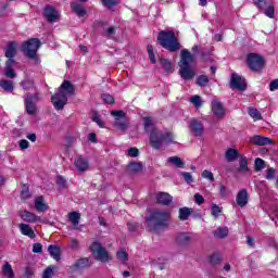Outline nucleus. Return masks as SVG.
Listing matches in <instances>:
<instances>
[{"mask_svg": "<svg viewBox=\"0 0 278 278\" xmlns=\"http://www.w3.org/2000/svg\"><path fill=\"white\" fill-rule=\"evenodd\" d=\"M143 127L146 131H151L150 142L153 149H162L163 144H170V142H173L170 134H164L160 131L157 128H153V119L151 117L143 118Z\"/></svg>", "mask_w": 278, "mask_h": 278, "instance_id": "obj_1", "label": "nucleus"}, {"mask_svg": "<svg viewBox=\"0 0 278 278\" xmlns=\"http://www.w3.org/2000/svg\"><path fill=\"white\" fill-rule=\"evenodd\" d=\"M75 94V86L71 81L64 80L59 87L58 92L51 97L52 105L60 111L68 103V97Z\"/></svg>", "mask_w": 278, "mask_h": 278, "instance_id": "obj_2", "label": "nucleus"}, {"mask_svg": "<svg viewBox=\"0 0 278 278\" xmlns=\"http://www.w3.org/2000/svg\"><path fill=\"white\" fill-rule=\"evenodd\" d=\"M170 213L166 211H154L146 218V227L149 231L157 233L160 229L168 227Z\"/></svg>", "mask_w": 278, "mask_h": 278, "instance_id": "obj_3", "label": "nucleus"}, {"mask_svg": "<svg viewBox=\"0 0 278 278\" xmlns=\"http://www.w3.org/2000/svg\"><path fill=\"white\" fill-rule=\"evenodd\" d=\"M192 62H194V55L191 54L188 49H182L180 52V70L179 74L182 79L189 81L195 75L194 70L192 68Z\"/></svg>", "mask_w": 278, "mask_h": 278, "instance_id": "obj_4", "label": "nucleus"}, {"mask_svg": "<svg viewBox=\"0 0 278 278\" xmlns=\"http://www.w3.org/2000/svg\"><path fill=\"white\" fill-rule=\"evenodd\" d=\"M157 41L161 47H163V49L170 51V53H176V51H179V49H181L179 39H177V36H175V33L173 30L161 31L157 36Z\"/></svg>", "mask_w": 278, "mask_h": 278, "instance_id": "obj_5", "label": "nucleus"}, {"mask_svg": "<svg viewBox=\"0 0 278 278\" xmlns=\"http://www.w3.org/2000/svg\"><path fill=\"white\" fill-rule=\"evenodd\" d=\"M40 46V39L31 38L22 43V52L24 53V55H26V58H29L30 60H36Z\"/></svg>", "mask_w": 278, "mask_h": 278, "instance_id": "obj_6", "label": "nucleus"}, {"mask_svg": "<svg viewBox=\"0 0 278 278\" xmlns=\"http://www.w3.org/2000/svg\"><path fill=\"white\" fill-rule=\"evenodd\" d=\"M254 5L268 18H275V2L270 0H253Z\"/></svg>", "mask_w": 278, "mask_h": 278, "instance_id": "obj_7", "label": "nucleus"}, {"mask_svg": "<svg viewBox=\"0 0 278 278\" xmlns=\"http://www.w3.org/2000/svg\"><path fill=\"white\" fill-rule=\"evenodd\" d=\"M111 115L114 117V127L119 129V131H127L129 128V121L127 119V114L124 111H112Z\"/></svg>", "mask_w": 278, "mask_h": 278, "instance_id": "obj_8", "label": "nucleus"}, {"mask_svg": "<svg viewBox=\"0 0 278 278\" xmlns=\"http://www.w3.org/2000/svg\"><path fill=\"white\" fill-rule=\"evenodd\" d=\"M90 251L96 260L98 262H109L110 261V254H108V250L101 245L99 242H93L90 247Z\"/></svg>", "mask_w": 278, "mask_h": 278, "instance_id": "obj_9", "label": "nucleus"}, {"mask_svg": "<svg viewBox=\"0 0 278 278\" xmlns=\"http://www.w3.org/2000/svg\"><path fill=\"white\" fill-rule=\"evenodd\" d=\"M247 62L251 71L257 72L264 68V59L258 54H255V53L248 54Z\"/></svg>", "mask_w": 278, "mask_h": 278, "instance_id": "obj_10", "label": "nucleus"}, {"mask_svg": "<svg viewBox=\"0 0 278 278\" xmlns=\"http://www.w3.org/2000/svg\"><path fill=\"white\" fill-rule=\"evenodd\" d=\"M24 101L27 114L34 116L36 114V104L34 103V101H38V94L26 93L24 96Z\"/></svg>", "mask_w": 278, "mask_h": 278, "instance_id": "obj_11", "label": "nucleus"}, {"mask_svg": "<svg viewBox=\"0 0 278 278\" xmlns=\"http://www.w3.org/2000/svg\"><path fill=\"white\" fill-rule=\"evenodd\" d=\"M230 88L232 90H247V80L242 76L233 73L230 78Z\"/></svg>", "mask_w": 278, "mask_h": 278, "instance_id": "obj_12", "label": "nucleus"}, {"mask_svg": "<svg viewBox=\"0 0 278 278\" xmlns=\"http://www.w3.org/2000/svg\"><path fill=\"white\" fill-rule=\"evenodd\" d=\"M189 129H190L191 134H193V136H195V138L203 136V134L205 131V129L203 128V124L197 119H191L189 122Z\"/></svg>", "mask_w": 278, "mask_h": 278, "instance_id": "obj_13", "label": "nucleus"}, {"mask_svg": "<svg viewBox=\"0 0 278 278\" xmlns=\"http://www.w3.org/2000/svg\"><path fill=\"white\" fill-rule=\"evenodd\" d=\"M20 218L24 220V223H42V218L27 210H24L20 213Z\"/></svg>", "mask_w": 278, "mask_h": 278, "instance_id": "obj_14", "label": "nucleus"}, {"mask_svg": "<svg viewBox=\"0 0 278 278\" xmlns=\"http://www.w3.org/2000/svg\"><path fill=\"white\" fill-rule=\"evenodd\" d=\"M43 16L48 23H55L60 18V13L55 10L54 7H47L43 10Z\"/></svg>", "mask_w": 278, "mask_h": 278, "instance_id": "obj_15", "label": "nucleus"}, {"mask_svg": "<svg viewBox=\"0 0 278 278\" xmlns=\"http://www.w3.org/2000/svg\"><path fill=\"white\" fill-rule=\"evenodd\" d=\"M74 166H76L78 173H86L90 168V163L84 156H78L74 160Z\"/></svg>", "mask_w": 278, "mask_h": 278, "instance_id": "obj_16", "label": "nucleus"}, {"mask_svg": "<svg viewBox=\"0 0 278 278\" xmlns=\"http://www.w3.org/2000/svg\"><path fill=\"white\" fill-rule=\"evenodd\" d=\"M90 266H92V263L90 262V260L88 258H79L77 260L72 266V270H84L86 268H90Z\"/></svg>", "mask_w": 278, "mask_h": 278, "instance_id": "obj_17", "label": "nucleus"}, {"mask_svg": "<svg viewBox=\"0 0 278 278\" xmlns=\"http://www.w3.org/2000/svg\"><path fill=\"white\" fill-rule=\"evenodd\" d=\"M212 112L217 118H223V116H225V108L223 106V103L217 100H213Z\"/></svg>", "mask_w": 278, "mask_h": 278, "instance_id": "obj_18", "label": "nucleus"}, {"mask_svg": "<svg viewBox=\"0 0 278 278\" xmlns=\"http://www.w3.org/2000/svg\"><path fill=\"white\" fill-rule=\"evenodd\" d=\"M236 201L239 207H244L247 203H249V192L247 189H242L238 192Z\"/></svg>", "mask_w": 278, "mask_h": 278, "instance_id": "obj_19", "label": "nucleus"}, {"mask_svg": "<svg viewBox=\"0 0 278 278\" xmlns=\"http://www.w3.org/2000/svg\"><path fill=\"white\" fill-rule=\"evenodd\" d=\"M16 49H18V43L16 41H9L4 51L5 58H15Z\"/></svg>", "mask_w": 278, "mask_h": 278, "instance_id": "obj_20", "label": "nucleus"}, {"mask_svg": "<svg viewBox=\"0 0 278 278\" xmlns=\"http://www.w3.org/2000/svg\"><path fill=\"white\" fill-rule=\"evenodd\" d=\"M156 202L161 205H170L173 203V197L166 192L156 193Z\"/></svg>", "mask_w": 278, "mask_h": 278, "instance_id": "obj_21", "label": "nucleus"}, {"mask_svg": "<svg viewBox=\"0 0 278 278\" xmlns=\"http://www.w3.org/2000/svg\"><path fill=\"white\" fill-rule=\"evenodd\" d=\"M35 210L37 212H47V210H49V205L45 202V198L42 195L35 199Z\"/></svg>", "mask_w": 278, "mask_h": 278, "instance_id": "obj_22", "label": "nucleus"}, {"mask_svg": "<svg viewBox=\"0 0 278 278\" xmlns=\"http://www.w3.org/2000/svg\"><path fill=\"white\" fill-rule=\"evenodd\" d=\"M18 228L22 236H27L30 239L36 238V232H34V229L28 224H20Z\"/></svg>", "mask_w": 278, "mask_h": 278, "instance_id": "obj_23", "label": "nucleus"}, {"mask_svg": "<svg viewBox=\"0 0 278 278\" xmlns=\"http://www.w3.org/2000/svg\"><path fill=\"white\" fill-rule=\"evenodd\" d=\"M251 142L257 147H265V144H270L273 141L268 137L254 136L251 138Z\"/></svg>", "mask_w": 278, "mask_h": 278, "instance_id": "obj_24", "label": "nucleus"}, {"mask_svg": "<svg viewBox=\"0 0 278 278\" xmlns=\"http://www.w3.org/2000/svg\"><path fill=\"white\" fill-rule=\"evenodd\" d=\"M238 157H240V152H238V150L233 148H229L228 150H226L225 160H227L228 162H236Z\"/></svg>", "mask_w": 278, "mask_h": 278, "instance_id": "obj_25", "label": "nucleus"}, {"mask_svg": "<svg viewBox=\"0 0 278 278\" xmlns=\"http://www.w3.org/2000/svg\"><path fill=\"white\" fill-rule=\"evenodd\" d=\"M72 11L74 14L78 15L79 17L81 16H86V9H84V7L77 2H73L72 5Z\"/></svg>", "mask_w": 278, "mask_h": 278, "instance_id": "obj_26", "label": "nucleus"}, {"mask_svg": "<svg viewBox=\"0 0 278 278\" xmlns=\"http://www.w3.org/2000/svg\"><path fill=\"white\" fill-rule=\"evenodd\" d=\"M0 88L4 90V92H13L14 91V81L12 80H0Z\"/></svg>", "mask_w": 278, "mask_h": 278, "instance_id": "obj_27", "label": "nucleus"}, {"mask_svg": "<svg viewBox=\"0 0 278 278\" xmlns=\"http://www.w3.org/2000/svg\"><path fill=\"white\" fill-rule=\"evenodd\" d=\"M49 254L55 260V262H60V247L58 245H49L48 247Z\"/></svg>", "mask_w": 278, "mask_h": 278, "instance_id": "obj_28", "label": "nucleus"}, {"mask_svg": "<svg viewBox=\"0 0 278 278\" xmlns=\"http://www.w3.org/2000/svg\"><path fill=\"white\" fill-rule=\"evenodd\" d=\"M239 173H249V160H247V156L239 157Z\"/></svg>", "mask_w": 278, "mask_h": 278, "instance_id": "obj_29", "label": "nucleus"}, {"mask_svg": "<svg viewBox=\"0 0 278 278\" xmlns=\"http://www.w3.org/2000/svg\"><path fill=\"white\" fill-rule=\"evenodd\" d=\"M68 220L74 227H77V225H79V220H81V214H79V212H72L68 214Z\"/></svg>", "mask_w": 278, "mask_h": 278, "instance_id": "obj_30", "label": "nucleus"}, {"mask_svg": "<svg viewBox=\"0 0 278 278\" xmlns=\"http://www.w3.org/2000/svg\"><path fill=\"white\" fill-rule=\"evenodd\" d=\"M116 257L121 264H127L129 262V254L125 250L117 251Z\"/></svg>", "mask_w": 278, "mask_h": 278, "instance_id": "obj_31", "label": "nucleus"}, {"mask_svg": "<svg viewBox=\"0 0 278 278\" xmlns=\"http://www.w3.org/2000/svg\"><path fill=\"white\" fill-rule=\"evenodd\" d=\"M2 273L7 278H14V269H12V265L10 263H5L2 266Z\"/></svg>", "mask_w": 278, "mask_h": 278, "instance_id": "obj_32", "label": "nucleus"}, {"mask_svg": "<svg viewBox=\"0 0 278 278\" xmlns=\"http://www.w3.org/2000/svg\"><path fill=\"white\" fill-rule=\"evenodd\" d=\"M223 261V255H220L218 252H215L208 256V262L212 264V266H217V264H220Z\"/></svg>", "mask_w": 278, "mask_h": 278, "instance_id": "obj_33", "label": "nucleus"}, {"mask_svg": "<svg viewBox=\"0 0 278 278\" xmlns=\"http://www.w3.org/2000/svg\"><path fill=\"white\" fill-rule=\"evenodd\" d=\"M229 236V228L227 227H219L214 231L215 238H227Z\"/></svg>", "mask_w": 278, "mask_h": 278, "instance_id": "obj_34", "label": "nucleus"}, {"mask_svg": "<svg viewBox=\"0 0 278 278\" xmlns=\"http://www.w3.org/2000/svg\"><path fill=\"white\" fill-rule=\"evenodd\" d=\"M167 162L169 164H173L174 166H176L177 168H185V164L184 161H181L180 157L178 156H172L167 159Z\"/></svg>", "mask_w": 278, "mask_h": 278, "instance_id": "obj_35", "label": "nucleus"}, {"mask_svg": "<svg viewBox=\"0 0 278 278\" xmlns=\"http://www.w3.org/2000/svg\"><path fill=\"white\" fill-rule=\"evenodd\" d=\"M128 173H142V163L132 162L128 164Z\"/></svg>", "mask_w": 278, "mask_h": 278, "instance_id": "obj_36", "label": "nucleus"}, {"mask_svg": "<svg viewBox=\"0 0 278 278\" xmlns=\"http://www.w3.org/2000/svg\"><path fill=\"white\" fill-rule=\"evenodd\" d=\"M190 214H191L190 208L181 207V208H179V216H178V218L180 220H188V218H190Z\"/></svg>", "mask_w": 278, "mask_h": 278, "instance_id": "obj_37", "label": "nucleus"}, {"mask_svg": "<svg viewBox=\"0 0 278 278\" xmlns=\"http://www.w3.org/2000/svg\"><path fill=\"white\" fill-rule=\"evenodd\" d=\"M248 114L251 116V118H253L254 121H262V114L260 113V111H257V109H253L250 108L248 110Z\"/></svg>", "mask_w": 278, "mask_h": 278, "instance_id": "obj_38", "label": "nucleus"}, {"mask_svg": "<svg viewBox=\"0 0 278 278\" xmlns=\"http://www.w3.org/2000/svg\"><path fill=\"white\" fill-rule=\"evenodd\" d=\"M21 199L22 201H27V199H31V193H29V187L23 186L22 192H21Z\"/></svg>", "mask_w": 278, "mask_h": 278, "instance_id": "obj_39", "label": "nucleus"}, {"mask_svg": "<svg viewBox=\"0 0 278 278\" xmlns=\"http://www.w3.org/2000/svg\"><path fill=\"white\" fill-rule=\"evenodd\" d=\"M222 213H223V211L220 210L219 205L212 204V206H211L212 216H214L215 218H218V216H220Z\"/></svg>", "mask_w": 278, "mask_h": 278, "instance_id": "obj_40", "label": "nucleus"}, {"mask_svg": "<svg viewBox=\"0 0 278 278\" xmlns=\"http://www.w3.org/2000/svg\"><path fill=\"white\" fill-rule=\"evenodd\" d=\"M197 84L198 86H205L206 84H210V78L205 75H200L198 78H197Z\"/></svg>", "mask_w": 278, "mask_h": 278, "instance_id": "obj_41", "label": "nucleus"}, {"mask_svg": "<svg viewBox=\"0 0 278 278\" xmlns=\"http://www.w3.org/2000/svg\"><path fill=\"white\" fill-rule=\"evenodd\" d=\"M55 267L53 266H49L45 269L42 278H53V275H55V273L53 271Z\"/></svg>", "mask_w": 278, "mask_h": 278, "instance_id": "obj_42", "label": "nucleus"}, {"mask_svg": "<svg viewBox=\"0 0 278 278\" xmlns=\"http://www.w3.org/2000/svg\"><path fill=\"white\" fill-rule=\"evenodd\" d=\"M91 119L93 121V123H97V125L101 128L104 127L103 125V121H101V117L99 116V113L93 112L91 115Z\"/></svg>", "mask_w": 278, "mask_h": 278, "instance_id": "obj_43", "label": "nucleus"}, {"mask_svg": "<svg viewBox=\"0 0 278 278\" xmlns=\"http://www.w3.org/2000/svg\"><path fill=\"white\" fill-rule=\"evenodd\" d=\"M180 177L186 181V184H192L194 180L192 179V174L188 172H181Z\"/></svg>", "mask_w": 278, "mask_h": 278, "instance_id": "obj_44", "label": "nucleus"}, {"mask_svg": "<svg viewBox=\"0 0 278 278\" xmlns=\"http://www.w3.org/2000/svg\"><path fill=\"white\" fill-rule=\"evenodd\" d=\"M127 155L128 157H138V155H140V151L138 150V148L132 147L128 149Z\"/></svg>", "mask_w": 278, "mask_h": 278, "instance_id": "obj_45", "label": "nucleus"}, {"mask_svg": "<svg viewBox=\"0 0 278 278\" xmlns=\"http://www.w3.org/2000/svg\"><path fill=\"white\" fill-rule=\"evenodd\" d=\"M203 179H208V181L214 182V174L211 170L204 169L202 172Z\"/></svg>", "mask_w": 278, "mask_h": 278, "instance_id": "obj_46", "label": "nucleus"}, {"mask_svg": "<svg viewBox=\"0 0 278 278\" xmlns=\"http://www.w3.org/2000/svg\"><path fill=\"white\" fill-rule=\"evenodd\" d=\"M102 100L104 103H109V105H114V97H112L110 93H103Z\"/></svg>", "mask_w": 278, "mask_h": 278, "instance_id": "obj_47", "label": "nucleus"}, {"mask_svg": "<svg viewBox=\"0 0 278 278\" xmlns=\"http://www.w3.org/2000/svg\"><path fill=\"white\" fill-rule=\"evenodd\" d=\"M21 86L24 88V90H30V88H34V80L25 79L21 83Z\"/></svg>", "mask_w": 278, "mask_h": 278, "instance_id": "obj_48", "label": "nucleus"}, {"mask_svg": "<svg viewBox=\"0 0 278 278\" xmlns=\"http://www.w3.org/2000/svg\"><path fill=\"white\" fill-rule=\"evenodd\" d=\"M4 75L9 78V79H14V77H16V73L14 72V70L12 67H5L4 68Z\"/></svg>", "mask_w": 278, "mask_h": 278, "instance_id": "obj_49", "label": "nucleus"}, {"mask_svg": "<svg viewBox=\"0 0 278 278\" xmlns=\"http://www.w3.org/2000/svg\"><path fill=\"white\" fill-rule=\"evenodd\" d=\"M193 200L197 205H203L205 203V198H203V195H201L200 193H195L193 195Z\"/></svg>", "mask_w": 278, "mask_h": 278, "instance_id": "obj_50", "label": "nucleus"}, {"mask_svg": "<svg viewBox=\"0 0 278 278\" xmlns=\"http://www.w3.org/2000/svg\"><path fill=\"white\" fill-rule=\"evenodd\" d=\"M161 65H162V67H163L166 72H168V71H170V68H173V64L170 63V61H168V60H166V59H162V60H161Z\"/></svg>", "mask_w": 278, "mask_h": 278, "instance_id": "obj_51", "label": "nucleus"}, {"mask_svg": "<svg viewBox=\"0 0 278 278\" xmlns=\"http://www.w3.org/2000/svg\"><path fill=\"white\" fill-rule=\"evenodd\" d=\"M190 102L195 106V108H201V97L200 96H193L190 98Z\"/></svg>", "mask_w": 278, "mask_h": 278, "instance_id": "obj_52", "label": "nucleus"}, {"mask_svg": "<svg viewBox=\"0 0 278 278\" xmlns=\"http://www.w3.org/2000/svg\"><path fill=\"white\" fill-rule=\"evenodd\" d=\"M114 34H116V29L114 27H109L105 31H104V36L106 38H114Z\"/></svg>", "mask_w": 278, "mask_h": 278, "instance_id": "obj_53", "label": "nucleus"}, {"mask_svg": "<svg viewBox=\"0 0 278 278\" xmlns=\"http://www.w3.org/2000/svg\"><path fill=\"white\" fill-rule=\"evenodd\" d=\"M102 3L105 8H114L118 3V0H102Z\"/></svg>", "mask_w": 278, "mask_h": 278, "instance_id": "obj_54", "label": "nucleus"}, {"mask_svg": "<svg viewBox=\"0 0 278 278\" xmlns=\"http://www.w3.org/2000/svg\"><path fill=\"white\" fill-rule=\"evenodd\" d=\"M263 168H264V160L260 157L255 159V169L263 170Z\"/></svg>", "mask_w": 278, "mask_h": 278, "instance_id": "obj_55", "label": "nucleus"}, {"mask_svg": "<svg viewBox=\"0 0 278 278\" xmlns=\"http://www.w3.org/2000/svg\"><path fill=\"white\" fill-rule=\"evenodd\" d=\"M70 247L73 251H77V249H79V241H77V239H72L70 241Z\"/></svg>", "mask_w": 278, "mask_h": 278, "instance_id": "obj_56", "label": "nucleus"}, {"mask_svg": "<svg viewBox=\"0 0 278 278\" xmlns=\"http://www.w3.org/2000/svg\"><path fill=\"white\" fill-rule=\"evenodd\" d=\"M179 242H190V235L181 233L178 237Z\"/></svg>", "mask_w": 278, "mask_h": 278, "instance_id": "obj_57", "label": "nucleus"}, {"mask_svg": "<svg viewBox=\"0 0 278 278\" xmlns=\"http://www.w3.org/2000/svg\"><path fill=\"white\" fill-rule=\"evenodd\" d=\"M56 184L58 186H60V188H66V180L62 176H59L56 178Z\"/></svg>", "mask_w": 278, "mask_h": 278, "instance_id": "obj_58", "label": "nucleus"}, {"mask_svg": "<svg viewBox=\"0 0 278 278\" xmlns=\"http://www.w3.org/2000/svg\"><path fill=\"white\" fill-rule=\"evenodd\" d=\"M269 90H270V92H275V90H278V79H274L269 84Z\"/></svg>", "mask_w": 278, "mask_h": 278, "instance_id": "obj_59", "label": "nucleus"}, {"mask_svg": "<svg viewBox=\"0 0 278 278\" xmlns=\"http://www.w3.org/2000/svg\"><path fill=\"white\" fill-rule=\"evenodd\" d=\"M33 253H42V244L41 243H35L33 245Z\"/></svg>", "mask_w": 278, "mask_h": 278, "instance_id": "obj_60", "label": "nucleus"}, {"mask_svg": "<svg viewBox=\"0 0 278 278\" xmlns=\"http://www.w3.org/2000/svg\"><path fill=\"white\" fill-rule=\"evenodd\" d=\"M20 149H22V150L29 149V141L22 139L20 141Z\"/></svg>", "mask_w": 278, "mask_h": 278, "instance_id": "obj_61", "label": "nucleus"}, {"mask_svg": "<svg viewBox=\"0 0 278 278\" xmlns=\"http://www.w3.org/2000/svg\"><path fill=\"white\" fill-rule=\"evenodd\" d=\"M14 58H8V61L5 63V68H12L14 66Z\"/></svg>", "mask_w": 278, "mask_h": 278, "instance_id": "obj_62", "label": "nucleus"}, {"mask_svg": "<svg viewBox=\"0 0 278 278\" xmlns=\"http://www.w3.org/2000/svg\"><path fill=\"white\" fill-rule=\"evenodd\" d=\"M266 179H275V169L269 168V169L267 170Z\"/></svg>", "mask_w": 278, "mask_h": 278, "instance_id": "obj_63", "label": "nucleus"}, {"mask_svg": "<svg viewBox=\"0 0 278 278\" xmlns=\"http://www.w3.org/2000/svg\"><path fill=\"white\" fill-rule=\"evenodd\" d=\"M268 244H269V247H273L274 249H277V242L275 241L274 238H269Z\"/></svg>", "mask_w": 278, "mask_h": 278, "instance_id": "obj_64", "label": "nucleus"}]
</instances>
